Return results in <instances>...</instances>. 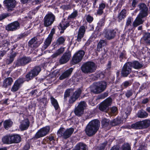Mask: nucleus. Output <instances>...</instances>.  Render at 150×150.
Returning <instances> with one entry per match:
<instances>
[{
  "label": "nucleus",
  "instance_id": "1",
  "mask_svg": "<svg viewBox=\"0 0 150 150\" xmlns=\"http://www.w3.org/2000/svg\"><path fill=\"white\" fill-rule=\"evenodd\" d=\"M139 6L141 11L140 13L133 22V25L134 27H136L142 24L143 22L142 18L146 17L148 14V8L145 4H141L139 5Z\"/></svg>",
  "mask_w": 150,
  "mask_h": 150
},
{
  "label": "nucleus",
  "instance_id": "2",
  "mask_svg": "<svg viewBox=\"0 0 150 150\" xmlns=\"http://www.w3.org/2000/svg\"><path fill=\"white\" fill-rule=\"evenodd\" d=\"M100 126V122L98 120L91 121L87 125L85 129L86 134L89 136H93L98 131Z\"/></svg>",
  "mask_w": 150,
  "mask_h": 150
},
{
  "label": "nucleus",
  "instance_id": "3",
  "mask_svg": "<svg viewBox=\"0 0 150 150\" xmlns=\"http://www.w3.org/2000/svg\"><path fill=\"white\" fill-rule=\"evenodd\" d=\"M100 126V122L98 120L91 121L87 125L85 129L86 134L89 136H93L98 131Z\"/></svg>",
  "mask_w": 150,
  "mask_h": 150
},
{
  "label": "nucleus",
  "instance_id": "4",
  "mask_svg": "<svg viewBox=\"0 0 150 150\" xmlns=\"http://www.w3.org/2000/svg\"><path fill=\"white\" fill-rule=\"evenodd\" d=\"M106 83L100 81L94 83L91 88V91L95 93H99L103 91L106 88Z\"/></svg>",
  "mask_w": 150,
  "mask_h": 150
},
{
  "label": "nucleus",
  "instance_id": "5",
  "mask_svg": "<svg viewBox=\"0 0 150 150\" xmlns=\"http://www.w3.org/2000/svg\"><path fill=\"white\" fill-rule=\"evenodd\" d=\"M97 66L94 62H88L83 64L81 67L82 71L85 73H91L94 72Z\"/></svg>",
  "mask_w": 150,
  "mask_h": 150
},
{
  "label": "nucleus",
  "instance_id": "6",
  "mask_svg": "<svg viewBox=\"0 0 150 150\" xmlns=\"http://www.w3.org/2000/svg\"><path fill=\"white\" fill-rule=\"evenodd\" d=\"M74 132V129L72 128H70L66 130L63 127L60 128L57 132V135L59 137H63L65 139L69 137Z\"/></svg>",
  "mask_w": 150,
  "mask_h": 150
},
{
  "label": "nucleus",
  "instance_id": "7",
  "mask_svg": "<svg viewBox=\"0 0 150 150\" xmlns=\"http://www.w3.org/2000/svg\"><path fill=\"white\" fill-rule=\"evenodd\" d=\"M150 125V120H145L142 121L137 122L131 125L132 128L136 129H140L146 128Z\"/></svg>",
  "mask_w": 150,
  "mask_h": 150
},
{
  "label": "nucleus",
  "instance_id": "8",
  "mask_svg": "<svg viewBox=\"0 0 150 150\" xmlns=\"http://www.w3.org/2000/svg\"><path fill=\"white\" fill-rule=\"evenodd\" d=\"M112 100L111 98H108L104 100L99 105V109L103 111L107 112L109 110V106L112 103Z\"/></svg>",
  "mask_w": 150,
  "mask_h": 150
},
{
  "label": "nucleus",
  "instance_id": "9",
  "mask_svg": "<svg viewBox=\"0 0 150 150\" xmlns=\"http://www.w3.org/2000/svg\"><path fill=\"white\" fill-rule=\"evenodd\" d=\"M55 19V16L51 12L48 13L44 18V24L45 27L51 25Z\"/></svg>",
  "mask_w": 150,
  "mask_h": 150
},
{
  "label": "nucleus",
  "instance_id": "10",
  "mask_svg": "<svg viewBox=\"0 0 150 150\" xmlns=\"http://www.w3.org/2000/svg\"><path fill=\"white\" fill-rule=\"evenodd\" d=\"M41 68L39 66L36 67L26 76L27 81H28L35 76H37L40 71Z\"/></svg>",
  "mask_w": 150,
  "mask_h": 150
},
{
  "label": "nucleus",
  "instance_id": "11",
  "mask_svg": "<svg viewBox=\"0 0 150 150\" xmlns=\"http://www.w3.org/2000/svg\"><path fill=\"white\" fill-rule=\"evenodd\" d=\"M85 53L83 51L79 50L74 55L72 62L74 64H77L80 62L82 59Z\"/></svg>",
  "mask_w": 150,
  "mask_h": 150
},
{
  "label": "nucleus",
  "instance_id": "12",
  "mask_svg": "<svg viewBox=\"0 0 150 150\" xmlns=\"http://www.w3.org/2000/svg\"><path fill=\"white\" fill-rule=\"evenodd\" d=\"M50 129L49 126H47L40 129L36 134L35 137L38 138L45 136L49 133Z\"/></svg>",
  "mask_w": 150,
  "mask_h": 150
},
{
  "label": "nucleus",
  "instance_id": "13",
  "mask_svg": "<svg viewBox=\"0 0 150 150\" xmlns=\"http://www.w3.org/2000/svg\"><path fill=\"white\" fill-rule=\"evenodd\" d=\"M131 62H128L124 66L121 72V74L123 76H127L131 72Z\"/></svg>",
  "mask_w": 150,
  "mask_h": 150
},
{
  "label": "nucleus",
  "instance_id": "14",
  "mask_svg": "<svg viewBox=\"0 0 150 150\" xmlns=\"http://www.w3.org/2000/svg\"><path fill=\"white\" fill-rule=\"evenodd\" d=\"M4 3L8 11L12 10L16 5L15 0H5Z\"/></svg>",
  "mask_w": 150,
  "mask_h": 150
},
{
  "label": "nucleus",
  "instance_id": "15",
  "mask_svg": "<svg viewBox=\"0 0 150 150\" xmlns=\"http://www.w3.org/2000/svg\"><path fill=\"white\" fill-rule=\"evenodd\" d=\"M55 32V30L53 28L51 30V32L48 37L46 39L44 42V45L42 47L43 49L45 50L50 45L52 41V36Z\"/></svg>",
  "mask_w": 150,
  "mask_h": 150
},
{
  "label": "nucleus",
  "instance_id": "16",
  "mask_svg": "<svg viewBox=\"0 0 150 150\" xmlns=\"http://www.w3.org/2000/svg\"><path fill=\"white\" fill-rule=\"evenodd\" d=\"M19 23L17 21H15L8 24L6 27V29L9 31H15L19 28Z\"/></svg>",
  "mask_w": 150,
  "mask_h": 150
},
{
  "label": "nucleus",
  "instance_id": "17",
  "mask_svg": "<svg viewBox=\"0 0 150 150\" xmlns=\"http://www.w3.org/2000/svg\"><path fill=\"white\" fill-rule=\"evenodd\" d=\"M81 92V91L79 88L75 91L70 96L69 99V103H73L74 102L79 98Z\"/></svg>",
  "mask_w": 150,
  "mask_h": 150
},
{
  "label": "nucleus",
  "instance_id": "18",
  "mask_svg": "<svg viewBox=\"0 0 150 150\" xmlns=\"http://www.w3.org/2000/svg\"><path fill=\"white\" fill-rule=\"evenodd\" d=\"M71 53L69 52L64 53L61 57L59 62L61 64H64L68 62L71 57Z\"/></svg>",
  "mask_w": 150,
  "mask_h": 150
},
{
  "label": "nucleus",
  "instance_id": "19",
  "mask_svg": "<svg viewBox=\"0 0 150 150\" xmlns=\"http://www.w3.org/2000/svg\"><path fill=\"white\" fill-rule=\"evenodd\" d=\"M30 61L31 59L29 57H24L18 60L17 65L18 66L24 65L30 62Z\"/></svg>",
  "mask_w": 150,
  "mask_h": 150
},
{
  "label": "nucleus",
  "instance_id": "20",
  "mask_svg": "<svg viewBox=\"0 0 150 150\" xmlns=\"http://www.w3.org/2000/svg\"><path fill=\"white\" fill-rule=\"evenodd\" d=\"M85 31V29L84 26H81L79 28L78 32L77 40L78 42L81 41V39L83 36Z\"/></svg>",
  "mask_w": 150,
  "mask_h": 150
},
{
  "label": "nucleus",
  "instance_id": "21",
  "mask_svg": "<svg viewBox=\"0 0 150 150\" xmlns=\"http://www.w3.org/2000/svg\"><path fill=\"white\" fill-rule=\"evenodd\" d=\"M115 33L114 30H108L105 32V37L107 39L110 40L114 38Z\"/></svg>",
  "mask_w": 150,
  "mask_h": 150
},
{
  "label": "nucleus",
  "instance_id": "22",
  "mask_svg": "<svg viewBox=\"0 0 150 150\" xmlns=\"http://www.w3.org/2000/svg\"><path fill=\"white\" fill-rule=\"evenodd\" d=\"M73 70V68H71L65 71L60 76L59 79L60 80H62L69 77L71 75Z\"/></svg>",
  "mask_w": 150,
  "mask_h": 150
},
{
  "label": "nucleus",
  "instance_id": "23",
  "mask_svg": "<svg viewBox=\"0 0 150 150\" xmlns=\"http://www.w3.org/2000/svg\"><path fill=\"white\" fill-rule=\"evenodd\" d=\"M22 83V79H18L16 81L12 87V91L15 92L17 91L19 88L20 85Z\"/></svg>",
  "mask_w": 150,
  "mask_h": 150
},
{
  "label": "nucleus",
  "instance_id": "24",
  "mask_svg": "<svg viewBox=\"0 0 150 150\" xmlns=\"http://www.w3.org/2000/svg\"><path fill=\"white\" fill-rule=\"evenodd\" d=\"M11 144L12 143H17L19 142L21 139L20 136L18 134L10 136Z\"/></svg>",
  "mask_w": 150,
  "mask_h": 150
},
{
  "label": "nucleus",
  "instance_id": "25",
  "mask_svg": "<svg viewBox=\"0 0 150 150\" xmlns=\"http://www.w3.org/2000/svg\"><path fill=\"white\" fill-rule=\"evenodd\" d=\"M87 147L86 144L83 143H80L76 144L74 150H87Z\"/></svg>",
  "mask_w": 150,
  "mask_h": 150
},
{
  "label": "nucleus",
  "instance_id": "26",
  "mask_svg": "<svg viewBox=\"0 0 150 150\" xmlns=\"http://www.w3.org/2000/svg\"><path fill=\"white\" fill-rule=\"evenodd\" d=\"M29 122L27 119L24 120L21 124L20 128L22 130H24L28 128L29 126Z\"/></svg>",
  "mask_w": 150,
  "mask_h": 150
},
{
  "label": "nucleus",
  "instance_id": "27",
  "mask_svg": "<svg viewBox=\"0 0 150 150\" xmlns=\"http://www.w3.org/2000/svg\"><path fill=\"white\" fill-rule=\"evenodd\" d=\"M69 26V22L66 21L65 19L62 21L59 24L60 29L63 30Z\"/></svg>",
  "mask_w": 150,
  "mask_h": 150
},
{
  "label": "nucleus",
  "instance_id": "28",
  "mask_svg": "<svg viewBox=\"0 0 150 150\" xmlns=\"http://www.w3.org/2000/svg\"><path fill=\"white\" fill-rule=\"evenodd\" d=\"M131 67H132L136 69H140L142 67V64L137 61H134L132 62H131Z\"/></svg>",
  "mask_w": 150,
  "mask_h": 150
},
{
  "label": "nucleus",
  "instance_id": "29",
  "mask_svg": "<svg viewBox=\"0 0 150 150\" xmlns=\"http://www.w3.org/2000/svg\"><path fill=\"white\" fill-rule=\"evenodd\" d=\"M13 124V122L10 120H5L3 124L4 128L8 129L9 127L12 126Z\"/></svg>",
  "mask_w": 150,
  "mask_h": 150
},
{
  "label": "nucleus",
  "instance_id": "30",
  "mask_svg": "<svg viewBox=\"0 0 150 150\" xmlns=\"http://www.w3.org/2000/svg\"><path fill=\"white\" fill-rule=\"evenodd\" d=\"M50 100L52 104L53 105L56 110L58 109L59 108V104L57 100L53 97H51Z\"/></svg>",
  "mask_w": 150,
  "mask_h": 150
},
{
  "label": "nucleus",
  "instance_id": "31",
  "mask_svg": "<svg viewBox=\"0 0 150 150\" xmlns=\"http://www.w3.org/2000/svg\"><path fill=\"white\" fill-rule=\"evenodd\" d=\"M64 51V47H61L58 49L52 56L53 58H55L62 54Z\"/></svg>",
  "mask_w": 150,
  "mask_h": 150
},
{
  "label": "nucleus",
  "instance_id": "32",
  "mask_svg": "<svg viewBox=\"0 0 150 150\" xmlns=\"http://www.w3.org/2000/svg\"><path fill=\"white\" fill-rule=\"evenodd\" d=\"M13 81L11 78H8L6 79L4 81V86L5 87L10 86Z\"/></svg>",
  "mask_w": 150,
  "mask_h": 150
},
{
  "label": "nucleus",
  "instance_id": "33",
  "mask_svg": "<svg viewBox=\"0 0 150 150\" xmlns=\"http://www.w3.org/2000/svg\"><path fill=\"white\" fill-rule=\"evenodd\" d=\"M148 114L144 110L139 111L137 114V116L140 118H145L146 117Z\"/></svg>",
  "mask_w": 150,
  "mask_h": 150
},
{
  "label": "nucleus",
  "instance_id": "34",
  "mask_svg": "<svg viewBox=\"0 0 150 150\" xmlns=\"http://www.w3.org/2000/svg\"><path fill=\"white\" fill-rule=\"evenodd\" d=\"M126 16V10L125 9L122 10L118 16L119 21H121L122 19L124 18Z\"/></svg>",
  "mask_w": 150,
  "mask_h": 150
},
{
  "label": "nucleus",
  "instance_id": "35",
  "mask_svg": "<svg viewBox=\"0 0 150 150\" xmlns=\"http://www.w3.org/2000/svg\"><path fill=\"white\" fill-rule=\"evenodd\" d=\"M142 39L145 42L150 43V33H146L145 34Z\"/></svg>",
  "mask_w": 150,
  "mask_h": 150
},
{
  "label": "nucleus",
  "instance_id": "36",
  "mask_svg": "<svg viewBox=\"0 0 150 150\" xmlns=\"http://www.w3.org/2000/svg\"><path fill=\"white\" fill-rule=\"evenodd\" d=\"M107 42L105 40H101L98 44L97 47V49L98 50V49L101 48L103 46H104L106 45Z\"/></svg>",
  "mask_w": 150,
  "mask_h": 150
},
{
  "label": "nucleus",
  "instance_id": "37",
  "mask_svg": "<svg viewBox=\"0 0 150 150\" xmlns=\"http://www.w3.org/2000/svg\"><path fill=\"white\" fill-rule=\"evenodd\" d=\"M10 136H7L4 137L2 139L3 142L5 144H11Z\"/></svg>",
  "mask_w": 150,
  "mask_h": 150
},
{
  "label": "nucleus",
  "instance_id": "38",
  "mask_svg": "<svg viewBox=\"0 0 150 150\" xmlns=\"http://www.w3.org/2000/svg\"><path fill=\"white\" fill-rule=\"evenodd\" d=\"M83 110L77 107L74 110L75 114L76 115L78 116L81 115L83 113Z\"/></svg>",
  "mask_w": 150,
  "mask_h": 150
},
{
  "label": "nucleus",
  "instance_id": "39",
  "mask_svg": "<svg viewBox=\"0 0 150 150\" xmlns=\"http://www.w3.org/2000/svg\"><path fill=\"white\" fill-rule=\"evenodd\" d=\"M104 20L103 19L100 20L98 23V25L96 28V30L99 31L101 27L104 25Z\"/></svg>",
  "mask_w": 150,
  "mask_h": 150
},
{
  "label": "nucleus",
  "instance_id": "40",
  "mask_svg": "<svg viewBox=\"0 0 150 150\" xmlns=\"http://www.w3.org/2000/svg\"><path fill=\"white\" fill-rule=\"evenodd\" d=\"M86 104L85 102L84 101H82L80 102L77 107L84 111V109L86 108Z\"/></svg>",
  "mask_w": 150,
  "mask_h": 150
},
{
  "label": "nucleus",
  "instance_id": "41",
  "mask_svg": "<svg viewBox=\"0 0 150 150\" xmlns=\"http://www.w3.org/2000/svg\"><path fill=\"white\" fill-rule=\"evenodd\" d=\"M109 124V120L108 119H103L102 121V126L105 127L108 126Z\"/></svg>",
  "mask_w": 150,
  "mask_h": 150
},
{
  "label": "nucleus",
  "instance_id": "42",
  "mask_svg": "<svg viewBox=\"0 0 150 150\" xmlns=\"http://www.w3.org/2000/svg\"><path fill=\"white\" fill-rule=\"evenodd\" d=\"M122 150H131L130 145L128 143L124 144L122 147Z\"/></svg>",
  "mask_w": 150,
  "mask_h": 150
},
{
  "label": "nucleus",
  "instance_id": "43",
  "mask_svg": "<svg viewBox=\"0 0 150 150\" xmlns=\"http://www.w3.org/2000/svg\"><path fill=\"white\" fill-rule=\"evenodd\" d=\"M104 75L103 74L102 72H98L97 73L95 76V78L94 79V80H96L99 78L102 79L104 77Z\"/></svg>",
  "mask_w": 150,
  "mask_h": 150
},
{
  "label": "nucleus",
  "instance_id": "44",
  "mask_svg": "<svg viewBox=\"0 0 150 150\" xmlns=\"http://www.w3.org/2000/svg\"><path fill=\"white\" fill-rule=\"evenodd\" d=\"M117 111V108L116 107H113L110 109V114L112 115H115Z\"/></svg>",
  "mask_w": 150,
  "mask_h": 150
},
{
  "label": "nucleus",
  "instance_id": "45",
  "mask_svg": "<svg viewBox=\"0 0 150 150\" xmlns=\"http://www.w3.org/2000/svg\"><path fill=\"white\" fill-rule=\"evenodd\" d=\"M120 123V122L118 119H114L110 122V124L112 126H114Z\"/></svg>",
  "mask_w": 150,
  "mask_h": 150
},
{
  "label": "nucleus",
  "instance_id": "46",
  "mask_svg": "<svg viewBox=\"0 0 150 150\" xmlns=\"http://www.w3.org/2000/svg\"><path fill=\"white\" fill-rule=\"evenodd\" d=\"M64 39L62 37L59 38L57 40V43L59 45H60L63 44L64 41Z\"/></svg>",
  "mask_w": 150,
  "mask_h": 150
},
{
  "label": "nucleus",
  "instance_id": "47",
  "mask_svg": "<svg viewBox=\"0 0 150 150\" xmlns=\"http://www.w3.org/2000/svg\"><path fill=\"white\" fill-rule=\"evenodd\" d=\"M132 18L131 17H129L126 21V26H129L131 25L132 21Z\"/></svg>",
  "mask_w": 150,
  "mask_h": 150
},
{
  "label": "nucleus",
  "instance_id": "48",
  "mask_svg": "<svg viewBox=\"0 0 150 150\" xmlns=\"http://www.w3.org/2000/svg\"><path fill=\"white\" fill-rule=\"evenodd\" d=\"M48 138L49 143L51 144H54L55 140L54 137L50 136Z\"/></svg>",
  "mask_w": 150,
  "mask_h": 150
},
{
  "label": "nucleus",
  "instance_id": "49",
  "mask_svg": "<svg viewBox=\"0 0 150 150\" xmlns=\"http://www.w3.org/2000/svg\"><path fill=\"white\" fill-rule=\"evenodd\" d=\"M77 15V12L76 11H74L69 16V17L71 18H74L76 17Z\"/></svg>",
  "mask_w": 150,
  "mask_h": 150
},
{
  "label": "nucleus",
  "instance_id": "50",
  "mask_svg": "<svg viewBox=\"0 0 150 150\" xmlns=\"http://www.w3.org/2000/svg\"><path fill=\"white\" fill-rule=\"evenodd\" d=\"M86 20L89 23H91L93 20V18L91 16L88 15L86 16Z\"/></svg>",
  "mask_w": 150,
  "mask_h": 150
},
{
  "label": "nucleus",
  "instance_id": "51",
  "mask_svg": "<svg viewBox=\"0 0 150 150\" xmlns=\"http://www.w3.org/2000/svg\"><path fill=\"white\" fill-rule=\"evenodd\" d=\"M105 5L104 4L101 3L99 5V8L101 10H103L105 8Z\"/></svg>",
  "mask_w": 150,
  "mask_h": 150
},
{
  "label": "nucleus",
  "instance_id": "52",
  "mask_svg": "<svg viewBox=\"0 0 150 150\" xmlns=\"http://www.w3.org/2000/svg\"><path fill=\"white\" fill-rule=\"evenodd\" d=\"M123 85L125 87H127L130 85V83L128 81H126L123 83Z\"/></svg>",
  "mask_w": 150,
  "mask_h": 150
},
{
  "label": "nucleus",
  "instance_id": "53",
  "mask_svg": "<svg viewBox=\"0 0 150 150\" xmlns=\"http://www.w3.org/2000/svg\"><path fill=\"white\" fill-rule=\"evenodd\" d=\"M70 89H68L65 91L64 94V97H67L69 96V93L70 92Z\"/></svg>",
  "mask_w": 150,
  "mask_h": 150
},
{
  "label": "nucleus",
  "instance_id": "54",
  "mask_svg": "<svg viewBox=\"0 0 150 150\" xmlns=\"http://www.w3.org/2000/svg\"><path fill=\"white\" fill-rule=\"evenodd\" d=\"M125 57V54L122 53H121L119 56V58H120V60L121 61L122 59H123Z\"/></svg>",
  "mask_w": 150,
  "mask_h": 150
},
{
  "label": "nucleus",
  "instance_id": "55",
  "mask_svg": "<svg viewBox=\"0 0 150 150\" xmlns=\"http://www.w3.org/2000/svg\"><path fill=\"white\" fill-rule=\"evenodd\" d=\"M103 13V11L102 10L98 8V9L97 11V14L98 15H101Z\"/></svg>",
  "mask_w": 150,
  "mask_h": 150
},
{
  "label": "nucleus",
  "instance_id": "56",
  "mask_svg": "<svg viewBox=\"0 0 150 150\" xmlns=\"http://www.w3.org/2000/svg\"><path fill=\"white\" fill-rule=\"evenodd\" d=\"M107 144V143H104L100 147V149L99 150H103L106 146V145Z\"/></svg>",
  "mask_w": 150,
  "mask_h": 150
},
{
  "label": "nucleus",
  "instance_id": "57",
  "mask_svg": "<svg viewBox=\"0 0 150 150\" xmlns=\"http://www.w3.org/2000/svg\"><path fill=\"white\" fill-rule=\"evenodd\" d=\"M43 0H34L33 2V4H38L42 2Z\"/></svg>",
  "mask_w": 150,
  "mask_h": 150
},
{
  "label": "nucleus",
  "instance_id": "58",
  "mask_svg": "<svg viewBox=\"0 0 150 150\" xmlns=\"http://www.w3.org/2000/svg\"><path fill=\"white\" fill-rule=\"evenodd\" d=\"M110 150H120L117 146H114L112 147Z\"/></svg>",
  "mask_w": 150,
  "mask_h": 150
},
{
  "label": "nucleus",
  "instance_id": "59",
  "mask_svg": "<svg viewBox=\"0 0 150 150\" xmlns=\"http://www.w3.org/2000/svg\"><path fill=\"white\" fill-rule=\"evenodd\" d=\"M132 95V92L131 91H128L127 92L126 94V96L127 97H129L130 96H131Z\"/></svg>",
  "mask_w": 150,
  "mask_h": 150
},
{
  "label": "nucleus",
  "instance_id": "60",
  "mask_svg": "<svg viewBox=\"0 0 150 150\" xmlns=\"http://www.w3.org/2000/svg\"><path fill=\"white\" fill-rule=\"evenodd\" d=\"M6 53V52L4 51H0V57H2Z\"/></svg>",
  "mask_w": 150,
  "mask_h": 150
},
{
  "label": "nucleus",
  "instance_id": "61",
  "mask_svg": "<svg viewBox=\"0 0 150 150\" xmlns=\"http://www.w3.org/2000/svg\"><path fill=\"white\" fill-rule=\"evenodd\" d=\"M35 38H33L29 41V43L32 44L33 43H34V42H35Z\"/></svg>",
  "mask_w": 150,
  "mask_h": 150
},
{
  "label": "nucleus",
  "instance_id": "62",
  "mask_svg": "<svg viewBox=\"0 0 150 150\" xmlns=\"http://www.w3.org/2000/svg\"><path fill=\"white\" fill-rule=\"evenodd\" d=\"M149 101L148 99V98H146L144 99L142 101V103H147Z\"/></svg>",
  "mask_w": 150,
  "mask_h": 150
},
{
  "label": "nucleus",
  "instance_id": "63",
  "mask_svg": "<svg viewBox=\"0 0 150 150\" xmlns=\"http://www.w3.org/2000/svg\"><path fill=\"white\" fill-rule=\"evenodd\" d=\"M29 0H21V2L23 4L27 3Z\"/></svg>",
  "mask_w": 150,
  "mask_h": 150
},
{
  "label": "nucleus",
  "instance_id": "64",
  "mask_svg": "<svg viewBox=\"0 0 150 150\" xmlns=\"http://www.w3.org/2000/svg\"><path fill=\"white\" fill-rule=\"evenodd\" d=\"M29 148V146L28 144L26 145V146L24 147V149H26V150H28V149Z\"/></svg>",
  "mask_w": 150,
  "mask_h": 150
}]
</instances>
